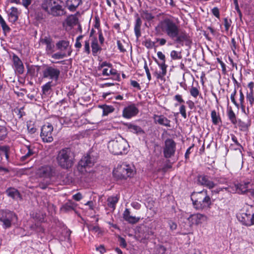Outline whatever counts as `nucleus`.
Masks as SVG:
<instances>
[{
	"label": "nucleus",
	"mask_w": 254,
	"mask_h": 254,
	"mask_svg": "<svg viewBox=\"0 0 254 254\" xmlns=\"http://www.w3.org/2000/svg\"><path fill=\"white\" fill-rule=\"evenodd\" d=\"M157 32L166 35L176 43L183 46H190L191 43L190 38L186 31L180 28L179 25L173 19L166 18L159 22L155 28Z\"/></svg>",
	"instance_id": "f257e3e1"
},
{
	"label": "nucleus",
	"mask_w": 254,
	"mask_h": 254,
	"mask_svg": "<svg viewBox=\"0 0 254 254\" xmlns=\"http://www.w3.org/2000/svg\"><path fill=\"white\" fill-rule=\"evenodd\" d=\"M193 207L196 210H200L209 208L211 201L206 190L193 192L191 196Z\"/></svg>",
	"instance_id": "f03ea898"
},
{
	"label": "nucleus",
	"mask_w": 254,
	"mask_h": 254,
	"mask_svg": "<svg viewBox=\"0 0 254 254\" xmlns=\"http://www.w3.org/2000/svg\"><path fill=\"white\" fill-rule=\"evenodd\" d=\"M129 145L127 141L121 137L116 138L108 142L109 151L114 155L127 154Z\"/></svg>",
	"instance_id": "7ed1b4c3"
},
{
	"label": "nucleus",
	"mask_w": 254,
	"mask_h": 254,
	"mask_svg": "<svg viewBox=\"0 0 254 254\" xmlns=\"http://www.w3.org/2000/svg\"><path fill=\"white\" fill-rule=\"evenodd\" d=\"M60 0H44L42 8L48 14L54 16H61L66 13L65 9L59 3Z\"/></svg>",
	"instance_id": "20e7f679"
},
{
	"label": "nucleus",
	"mask_w": 254,
	"mask_h": 254,
	"mask_svg": "<svg viewBox=\"0 0 254 254\" xmlns=\"http://www.w3.org/2000/svg\"><path fill=\"white\" fill-rule=\"evenodd\" d=\"M56 159L58 165L63 169H67L73 165L72 152L69 148H64L61 150Z\"/></svg>",
	"instance_id": "39448f33"
},
{
	"label": "nucleus",
	"mask_w": 254,
	"mask_h": 254,
	"mask_svg": "<svg viewBox=\"0 0 254 254\" xmlns=\"http://www.w3.org/2000/svg\"><path fill=\"white\" fill-rule=\"evenodd\" d=\"M113 175L117 179H127L132 177L135 174L133 167L128 165L122 164L118 165L114 171Z\"/></svg>",
	"instance_id": "423d86ee"
},
{
	"label": "nucleus",
	"mask_w": 254,
	"mask_h": 254,
	"mask_svg": "<svg viewBox=\"0 0 254 254\" xmlns=\"http://www.w3.org/2000/svg\"><path fill=\"white\" fill-rule=\"evenodd\" d=\"M17 219V216L14 212L8 210H0V221L3 223L4 229L10 227L12 222Z\"/></svg>",
	"instance_id": "0eeeda50"
},
{
	"label": "nucleus",
	"mask_w": 254,
	"mask_h": 254,
	"mask_svg": "<svg viewBox=\"0 0 254 254\" xmlns=\"http://www.w3.org/2000/svg\"><path fill=\"white\" fill-rule=\"evenodd\" d=\"M53 127L50 123H47L42 127L41 137L44 142H51L53 140Z\"/></svg>",
	"instance_id": "6e6552de"
},
{
	"label": "nucleus",
	"mask_w": 254,
	"mask_h": 254,
	"mask_svg": "<svg viewBox=\"0 0 254 254\" xmlns=\"http://www.w3.org/2000/svg\"><path fill=\"white\" fill-rule=\"evenodd\" d=\"M176 145L175 142L172 139L168 138L165 140L163 149V153L165 158H169L174 156L176 151Z\"/></svg>",
	"instance_id": "1a4fd4ad"
},
{
	"label": "nucleus",
	"mask_w": 254,
	"mask_h": 254,
	"mask_svg": "<svg viewBox=\"0 0 254 254\" xmlns=\"http://www.w3.org/2000/svg\"><path fill=\"white\" fill-rule=\"evenodd\" d=\"M43 73L44 78L58 79L60 70L55 66H48L43 70Z\"/></svg>",
	"instance_id": "9d476101"
},
{
	"label": "nucleus",
	"mask_w": 254,
	"mask_h": 254,
	"mask_svg": "<svg viewBox=\"0 0 254 254\" xmlns=\"http://www.w3.org/2000/svg\"><path fill=\"white\" fill-rule=\"evenodd\" d=\"M207 217L206 215L200 213L191 214L188 218L190 223V226L192 225H197L207 220Z\"/></svg>",
	"instance_id": "9b49d317"
},
{
	"label": "nucleus",
	"mask_w": 254,
	"mask_h": 254,
	"mask_svg": "<svg viewBox=\"0 0 254 254\" xmlns=\"http://www.w3.org/2000/svg\"><path fill=\"white\" fill-rule=\"evenodd\" d=\"M94 160L89 155L83 156L78 163V169L81 170L82 168L90 167L94 165Z\"/></svg>",
	"instance_id": "f8f14e48"
},
{
	"label": "nucleus",
	"mask_w": 254,
	"mask_h": 254,
	"mask_svg": "<svg viewBox=\"0 0 254 254\" xmlns=\"http://www.w3.org/2000/svg\"><path fill=\"white\" fill-rule=\"evenodd\" d=\"M53 174V169L50 166H44L37 171V175L41 178H49Z\"/></svg>",
	"instance_id": "ddd939ff"
},
{
	"label": "nucleus",
	"mask_w": 254,
	"mask_h": 254,
	"mask_svg": "<svg viewBox=\"0 0 254 254\" xmlns=\"http://www.w3.org/2000/svg\"><path fill=\"white\" fill-rule=\"evenodd\" d=\"M138 113V109L134 105H132L128 106L124 109L123 116L126 118L129 119L137 115Z\"/></svg>",
	"instance_id": "4468645a"
},
{
	"label": "nucleus",
	"mask_w": 254,
	"mask_h": 254,
	"mask_svg": "<svg viewBox=\"0 0 254 254\" xmlns=\"http://www.w3.org/2000/svg\"><path fill=\"white\" fill-rule=\"evenodd\" d=\"M239 220L243 224L250 226L253 225L252 214L248 212L242 213L237 216Z\"/></svg>",
	"instance_id": "2eb2a0df"
},
{
	"label": "nucleus",
	"mask_w": 254,
	"mask_h": 254,
	"mask_svg": "<svg viewBox=\"0 0 254 254\" xmlns=\"http://www.w3.org/2000/svg\"><path fill=\"white\" fill-rule=\"evenodd\" d=\"M197 181L199 185L212 189L214 187V183L209 180V177L205 175H200L197 177Z\"/></svg>",
	"instance_id": "dca6fc26"
},
{
	"label": "nucleus",
	"mask_w": 254,
	"mask_h": 254,
	"mask_svg": "<svg viewBox=\"0 0 254 254\" xmlns=\"http://www.w3.org/2000/svg\"><path fill=\"white\" fill-rule=\"evenodd\" d=\"M158 58L161 61V63L158 64L161 71L160 72L158 77H161L166 74L167 65L165 64V56L162 52H157Z\"/></svg>",
	"instance_id": "f3484780"
},
{
	"label": "nucleus",
	"mask_w": 254,
	"mask_h": 254,
	"mask_svg": "<svg viewBox=\"0 0 254 254\" xmlns=\"http://www.w3.org/2000/svg\"><path fill=\"white\" fill-rule=\"evenodd\" d=\"M13 61L15 71L18 74H22L24 71V66L21 60L14 55L13 56Z\"/></svg>",
	"instance_id": "a211bd4d"
},
{
	"label": "nucleus",
	"mask_w": 254,
	"mask_h": 254,
	"mask_svg": "<svg viewBox=\"0 0 254 254\" xmlns=\"http://www.w3.org/2000/svg\"><path fill=\"white\" fill-rule=\"evenodd\" d=\"M82 3V0H66L65 1L66 6L71 12L75 11L77 8Z\"/></svg>",
	"instance_id": "6ab92c4d"
},
{
	"label": "nucleus",
	"mask_w": 254,
	"mask_h": 254,
	"mask_svg": "<svg viewBox=\"0 0 254 254\" xmlns=\"http://www.w3.org/2000/svg\"><path fill=\"white\" fill-rule=\"evenodd\" d=\"M135 21L134 26V31L136 38H138L141 36V26L142 25V20L138 13L135 15Z\"/></svg>",
	"instance_id": "aec40b11"
},
{
	"label": "nucleus",
	"mask_w": 254,
	"mask_h": 254,
	"mask_svg": "<svg viewBox=\"0 0 254 254\" xmlns=\"http://www.w3.org/2000/svg\"><path fill=\"white\" fill-rule=\"evenodd\" d=\"M153 118L155 123L167 127H171L170 121L163 115H155Z\"/></svg>",
	"instance_id": "412c9836"
},
{
	"label": "nucleus",
	"mask_w": 254,
	"mask_h": 254,
	"mask_svg": "<svg viewBox=\"0 0 254 254\" xmlns=\"http://www.w3.org/2000/svg\"><path fill=\"white\" fill-rule=\"evenodd\" d=\"M123 218L126 221L130 224H135L140 220V217L131 216L130 211L127 208H126L123 213Z\"/></svg>",
	"instance_id": "4be33fe9"
},
{
	"label": "nucleus",
	"mask_w": 254,
	"mask_h": 254,
	"mask_svg": "<svg viewBox=\"0 0 254 254\" xmlns=\"http://www.w3.org/2000/svg\"><path fill=\"white\" fill-rule=\"evenodd\" d=\"M91 47L92 49V55L94 56H96L101 51L102 49L98 44V40L96 37H93L91 38Z\"/></svg>",
	"instance_id": "5701e85b"
},
{
	"label": "nucleus",
	"mask_w": 254,
	"mask_h": 254,
	"mask_svg": "<svg viewBox=\"0 0 254 254\" xmlns=\"http://www.w3.org/2000/svg\"><path fill=\"white\" fill-rule=\"evenodd\" d=\"M139 13L140 17L148 22L152 21L155 18V16L148 10L141 9L139 11Z\"/></svg>",
	"instance_id": "b1692460"
},
{
	"label": "nucleus",
	"mask_w": 254,
	"mask_h": 254,
	"mask_svg": "<svg viewBox=\"0 0 254 254\" xmlns=\"http://www.w3.org/2000/svg\"><path fill=\"white\" fill-rule=\"evenodd\" d=\"M20 12L15 7H11L10 9V12L8 14L9 21L12 22H16L18 19Z\"/></svg>",
	"instance_id": "393cba45"
},
{
	"label": "nucleus",
	"mask_w": 254,
	"mask_h": 254,
	"mask_svg": "<svg viewBox=\"0 0 254 254\" xmlns=\"http://www.w3.org/2000/svg\"><path fill=\"white\" fill-rule=\"evenodd\" d=\"M6 193L7 195L13 199H17V198H21V195L19 192L17 190L12 188H9L6 190Z\"/></svg>",
	"instance_id": "a878e982"
},
{
	"label": "nucleus",
	"mask_w": 254,
	"mask_h": 254,
	"mask_svg": "<svg viewBox=\"0 0 254 254\" xmlns=\"http://www.w3.org/2000/svg\"><path fill=\"white\" fill-rule=\"evenodd\" d=\"M250 184L249 182L240 183L236 185V190L239 193L243 194L249 191L248 186Z\"/></svg>",
	"instance_id": "bb28decb"
},
{
	"label": "nucleus",
	"mask_w": 254,
	"mask_h": 254,
	"mask_svg": "<svg viewBox=\"0 0 254 254\" xmlns=\"http://www.w3.org/2000/svg\"><path fill=\"white\" fill-rule=\"evenodd\" d=\"M102 73L104 75H114L116 77L117 79L120 78V74L118 73L116 69L112 68H105L103 69Z\"/></svg>",
	"instance_id": "cd10ccee"
},
{
	"label": "nucleus",
	"mask_w": 254,
	"mask_h": 254,
	"mask_svg": "<svg viewBox=\"0 0 254 254\" xmlns=\"http://www.w3.org/2000/svg\"><path fill=\"white\" fill-rule=\"evenodd\" d=\"M76 206V204L72 201L69 200L62 206L61 210L64 212H67L74 210Z\"/></svg>",
	"instance_id": "c85d7f7f"
},
{
	"label": "nucleus",
	"mask_w": 254,
	"mask_h": 254,
	"mask_svg": "<svg viewBox=\"0 0 254 254\" xmlns=\"http://www.w3.org/2000/svg\"><path fill=\"white\" fill-rule=\"evenodd\" d=\"M69 46V42L66 40L59 41L57 44L56 46L58 49L63 51L67 50Z\"/></svg>",
	"instance_id": "c756f323"
},
{
	"label": "nucleus",
	"mask_w": 254,
	"mask_h": 254,
	"mask_svg": "<svg viewBox=\"0 0 254 254\" xmlns=\"http://www.w3.org/2000/svg\"><path fill=\"white\" fill-rule=\"evenodd\" d=\"M66 22L68 26L73 27V26L77 24L78 19L75 15H71L66 18Z\"/></svg>",
	"instance_id": "7c9ffc66"
},
{
	"label": "nucleus",
	"mask_w": 254,
	"mask_h": 254,
	"mask_svg": "<svg viewBox=\"0 0 254 254\" xmlns=\"http://www.w3.org/2000/svg\"><path fill=\"white\" fill-rule=\"evenodd\" d=\"M127 127L133 133L136 134L144 133L143 130L140 127L136 125L129 124L127 125Z\"/></svg>",
	"instance_id": "2f4dec72"
},
{
	"label": "nucleus",
	"mask_w": 254,
	"mask_h": 254,
	"mask_svg": "<svg viewBox=\"0 0 254 254\" xmlns=\"http://www.w3.org/2000/svg\"><path fill=\"white\" fill-rule=\"evenodd\" d=\"M119 197L117 196L109 197L107 199L108 206L114 209L116 207V204L119 200Z\"/></svg>",
	"instance_id": "473e14b6"
},
{
	"label": "nucleus",
	"mask_w": 254,
	"mask_h": 254,
	"mask_svg": "<svg viewBox=\"0 0 254 254\" xmlns=\"http://www.w3.org/2000/svg\"><path fill=\"white\" fill-rule=\"evenodd\" d=\"M9 147L7 146H2L0 147V156H4L7 160L9 159Z\"/></svg>",
	"instance_id": "72a5a7b5"
},
{
	"label": "nucleus",
	"mask_w": 254,
	"mask_h": 254,
	"mask_svg": "<svg viewBox=\"0 0 254 254\" xmlns=\"http://www.w3.org/2000/svg\"><path fill=\"white\" fill-rule=\"evenodd\" d=\"M90 39H87L84 42L83 52L87 55H89L91 53L90 50Z\"/></svg>",
	"instance_id": "f704fd0d"
},
{
	"label": "nucleus",
	"mask_w": 254,
	"mask_h": 254,
	"mask_svg": "<svg viewBox=\"0 0 254 254\" xmlns=\"http://www.w3.org/2000/svg\"><path fill=\"white\" fill-rule=\"evenodd\" d=\"M101 108L103 109V116H107L114 111V108L111 106L105 105L102 106Z\"/></svg>",
	"instance_id": "c9c22d12"
},
{
	"label": "nucleus",
	"mask_w": 254,
	"mask_h": 254,
	"mask_svg": "<svg viewBox=\"0 0 254 254\" xmlns=\"http://www.w3.org/2000/svg\"><path fill=\"white\" fill-rule=\"evenodd\" d=\"M0 24L2 27L3 31L4 32H9L10 30V28L7 25L5 21L0 14Z\"/></svg>",
	"instance_id": "e433bc0d"
},
{
	"label": "nucleus",
	"mask_w": 254,
	"mask_h": 254,
	"mask_svg": "<svg viewBox=\"0 0 254 254\" xmlns=\"http://www.w3.org/2000/svg\"><path fill=\"white\" fill-rule=\"evenodd\" d=\"M211 116L213 124L216 125H217L220 121V118L215 110L211 112Z\"/></svg>",
	"instance_id": "4c0bfd02"
},
{
	"label": "nucleus",
	"mask_w": 254,
	"mask_h": 254,
	"mask_svg": "<svg viewBox=\"0 0 254 254\" xmlns=\"http://www.w3.org/2000/svg\"><path fill=\"white\" fill-rule=\"evenodd\" d=\"M26 147L28 150L27 152L25 154V155L22 156L20 159L22 161H25L34 154V152L32 149H30V147L29 146H27Z\"/></svg>",
	"instance_id": "58836bf2"
},
{
	"label": "nucleus",
	"mask_w": 254,
	"mask_h": 254,
	"mask_svg": "<svg viewBox=\"0 0 254 254\" xmlns=\"http://www.w3.org/2000/svg\"><path fill=\"white\" fill-rule=\"evenodd\" d=\"M228 117L229 120L231 121V123L233 125H236L237 124V120L235 113L232 110H230L228 112Z\"/></svg>",
	"instance_id": "ea45409f"
},
{
	"label": "nucleus",
	"mask_w": 254,
	"mask_h": 254,
	"mask_svg": "<svg viewBox=\"0 0 254 254\" xmlns=\"http://www.w3.org/2000/svg\"><path fill=\"white\" fill-rule=\"evenodd\" d=\"M247 100L249 102L251 107H252L254 103V96L253 92H248L246 97Z\"/></svg>",
	"instance_id": "a19ab883"
},
{
	"label": "nucleus",
	"mask_w": 254,
	"mask_h": 254,
	"mask_svg": "<svg viewBox=\"0 0 254 254\" xmlns=\"http://www.w3.org/2000/svg\"><path fill=\"white\" fill-rule=\"evenodd\" d=\"M7 131L4 126H0V140H3L7 135Z\"/></svg>",
	"instance_id": "79ce46f5"
},
{
	"label": "nucleus",
	"mask_w": 254,
	"mask_h": 254,
	"mask_svg": "<svg viewBox=\"0 0 254 254\" xmlns=\"http://www.w3.org/2000/svg\"><path fill=\"white\" fill-rule=\"evenodd\" d=\"M170 56L171 58L174 60H179L182 58L181 53L175 50H173L171 52Z\"/></svg>",
	"instance_id": "37998d69"
},
{
	"label": "nucleus",
	"mask_w": 254,
	"mask_h": 254,
	"mask_svg": "<svg viewBox=\"0 0 254 254\" xmlns=\"http://www.w3.org/2000/svg\"><path fill=\"white\" fill-rule=\"evenodd\" d=\"M52 82H48V83H47L46 84H45L44 85H43V86L42 87V90H43V94H49V92L50 91V90L51 89V87H52Z\"/></svg>",
	"instance_id": "c03bdc74"
},
{
	"label": "nucleus",
	"mask_w": 254,
	"mask_h": 254,
	"mask_svg": "<svg viewBox=\"0 0 254 254\" xmlns=\"http://www.w3.org/2000/svg\"><path fill=\"white\" fill-rule=\"evenodd\" d=\"M83 36H84L83 35H80L76 38L74 46L78 50H79L82 47L80 40L83 38Z\"/></svg>",
	"instance_id": "a18cd8bd"
},
{
	"label": "nucleus",
	"mask_w": 254,
	"mask_h": 254,
	"mask_svg": "<svg viewBox=\"0 0 254 254\" xmlns=\"http://www.w3.org/2000/svg\"><path fill=\"white\" fill-rule=\"evenodd\" d=\"M238 126L240 127V130L245 131L248 128V127L250 126V124L246 123L240 120L239 121Z\"/></svg>",
	"instance_id": "49530a36"
},
{
	"label": "nucleus",
	"mask_w": 254,
	"mask_h": 254,
	"mask_svg": "<svg viewBox=\"0 0 254 254\" xmlns=\"http://www.w3.org/2000/svg\"><path fill=\"white\" fill-rule=\"evenodd\" d=\"M224 26L225 28V30L228 31L231 26L232 21L230 19H228L227 18H225L224 19Z\"/></svg>",
	"instance_id": "de8ad7c7"
},
{
	"label": "nucleus",
	"mask_w": 254,
	"mask_h": 254,
	"mask_svg": "<svg viewBox=\"0 0 254 254\" xmlns=\"http://www.w3.org/2000/svg\"><path fill=\"white\" fill-rule=\"evenodd\" d=\"M66 56V55L65 53H56L54 54H53L52 56V57L55 59H61L64 58V57H65Z\"/></svg>",
	"instance_id": "09e8293b"
},
{
	"label": "nucleus",
	"mask_w": 254,
	"mask_h": 254,
	"mask_svg": "<svg viewBox=\"0 0 254 254\" xmlns=\"http://www.w3.org/2000/svg\"><path fill=\"white\" fill-rule=\"evenodd\" d=\"M190 93L191 96L196 98L199 94V91L196 87H192L190 90Z\"/></svg>",
	"instance_id": "8fccbe9b"
},
{
	"label": "nucleus",
	"mask_w": 254,
	"mask_h": 254,
	"mask_svg": "<svg viewBox=\"0 0 254 254\" xmlns=\"http://www.w3.org/2000/svg\"><path fill=\"white\" fill-rule=\"evenodd\" d=\"M21 4L25 8L28 9L29 6L31 4L32 0H21Z\"/></svg>",
	"instance_id": "3c124183"
},
{
	"label": "nucleus",
	"mask_w": 254,
	"mask_h": 254,
	"mask_svg": "<svg viewBox=\"0 0 254 254\" xmlns=\"http://www.w3.org/2000/svg\"><path fill=\"white\" fill-rule=\"evenodd\" d=\"M168 224L170 227V229L172 231L176 230L177 228V224L172 220H169Z\"/></svg>",
	"instance_id": "603ef678"
},
{
	"label": "nucleus",
	"mask_w": 254,
	"mask_h": 254,
	"mask_svg": "<svg viewBox=\"0 0 254 254\" xmlns=\"http://www.w3.org/2000/svg\"><path fill=\"white\" fill-rule=\"evenodd\" d=\"M88 228L89 231L98 232L100 231V228L98 226H94L92 225H90L88 226Z\"/></svg>",
	"instance_id": "864d4df0"
},
{
	"label": "nucleus",
	"mask_w": 254,
	"mask_h": 254,
	"mask_svg": "<svg viewBox=\"0 0 254 254\" xmlns=\"http://www.w3.org/2000/svg\"><path fill=\"white\" fill-rule=\"evenodd\" d=\"M54 45L52 42L46 45V50L48 53H51L53 52Z\"/></svg>",
	"instance_id": "5fc2aeb1"
},
{
	"label": "nucleus",
	"mask_w": 254,
	"mask_h": 254,
	"mask_svg": "<svg viewBox=\"0 0 254 254\" xmlns=\"http://www.w3.org/2000/svg\"><path fill=\"white\" fill-rule=\"evenodd\" d=\"M114 86V88L113 89V91H115V87H117V88H119V85L118 84L115 85L114 83H106L104 84L101 85L102 87H108V86Z\"/></svg>",
	"instance_id": "6e6d98bb"
},
{
	"label": "nucleus",
	"mask_w": 254,
	"mask_h": 254,
	"mask_svg": "<svg viewBox=\"0 0 254 254\" xmlns=\"http://www.w3.org/2000/svg\"><path fill=\"white\" fill-rule=\"evenodd\" d=\"M117 43L118 49L121 52L124 53L126 51V50L124 48L122 42L120 40H118Z\"/></svg>",
	"instance_id": "4d7b16f0"
},
{
	"label": "nucleus",
	"mask_w": 254,
	"mask_h": 254,
	"mask_svg": "<svg viewBox=\"0 0 254 254\" xmlns=\"http://www.w3.org/2000/svg\"><path fill=\"white\" fill-rule=\"evenodd\" d=\"M180 112L182 116L186 119L187 118V114L186 112V107L185 105H182L180 108Z\"/></svg>",
	"instance_id": "13d9d810"
},
{
	"label": "nucleus",
	"mask_w": 254,
	"mask_h": 254,
	"mask_svg": "<svg viewBox=\"0 0 254 254\" xmlns=\"http://www.w3.org/2000/svg\"><path fill=\"white\" fill-rule=\"evenodd\" d=\"M144 45L147 48L150 49L153 47L154 43L152 42L150 40H147L145 42Z\"/></svg>",
	"instance_id": "bf43d9fd"
},
{
	"label": "nucleus",
	"mask_w": 254,
	"mask_h": 254,
	"mask_svg": "<svg viewBox=\"0 0 254 254\" xmlns=\"http://www.w3.org/2000/svg\"><path fill=\"white\" fill-rule=\"evenodd\" d=\"M212 14L217 18H219L220 14L219 9L215 7L212 9Z\"/></svg>",
	"instance_id": "052dcab7"
},
{
	"label": "nucleus",
	"mask_w": 254,
	"mask_h": 254,
	"mask_svg": "<svg viewBox=\"0 0 254 254\" xmlns=\"http://www.w3.org/2000/svg\"><path fill=\"white\" fill-rule=\"evenodd\" d=\"M119 240L120 246L124 248H126L127 244L125 239L124 238L119 237Z\"/></svg>",
	"instance_id": "680f3d73"
},
{
	"label": "nucleus",
	"mask_w": 254,
	"mask_h": 254,
	"mask_svg": "<svg viewBox=\"0 0 254 254\" xmlns=\"http://www.w3.org/2000/svg\"><path fill=\"white\" fill-rule=\"evenodd\" d=\"M236 94V89H235L234 92L231 95V100L232 102L236 105V106L238 107L239 105L236 102V101L235 99V96Z\"/></svg>",
	"instance_id": "e2e57ef3"
},
{
	"label": "nucleus",
	"mask_w": 254,
	"mask_h": 254,
	"mask_svg": "<svg viewBox=\"0 0 254 254\" xmlns=\"http://www.w3.org/2000/svg\"><path fill=\"white\" fill-rule=\"evenodd\" d=\"M73 199L76 201H79L82 198V194L80 192H78L72 196Z\"/></svg>",
	"instance_id": "0e129e2a"
},
{
	"label": "nucleus",
	"mask_w": 254,
	"mask_h": 254,
	"mask_svg": "<svg viewBox=\"0 0 254 254\" xmlns=\"http://www.w3.org/2000/svg\"><path fill=\"white\" fill-rule=\"evenodd\" d=\"M131 85L133 87H134L135 88H136L138 90H140L141 89V88H140V86L139 85V84L138 83H137V81H136L135 80H131Z\"/></svg>",
	"instance_id": "69168bd1"
},
{
	"label": "nucleus",
	"mask_w": 254,
	"mask_h": 254,
	"mask_svg": "<svg viewBox=\"0 0 254 254\" xmlns=\"http://www.w3.org/2000/svg\"><path fill=\"white\" fill-rule=\"evenodd\" d=\"M99 40L101 44H103L104 42V38L103 37L101 30L99 32Z\"/></svg>",
	"instance_id": "338daca9"
},
{
	"label": "nucleus",
	"mask_w": 254,
	"mask_h": 254,
	"mask_svg": "<svg viewBox=\"0 0 254 254\" xmlns=\"http://www.w3.org/2000/svg\"><path fill=\"white\" fill-rule=\"evenodd\" d=\"M157 42H158L159 43V45L160 46H163L166 43V40L164 38H158L156 40Z\"/></svg>",
	"instance_id": "774afa93"
}]
</instances>
